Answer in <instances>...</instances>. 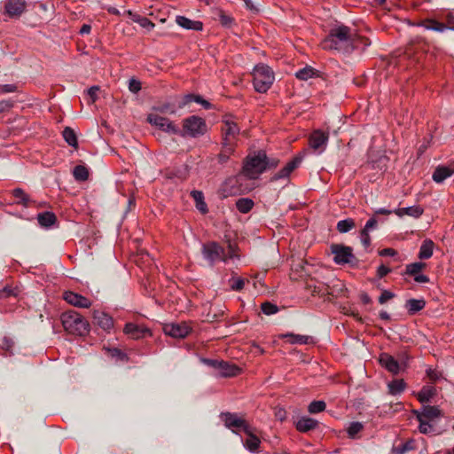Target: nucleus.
<instances>
[{"instance_id": "60", "label": "nucleus", "mask_w": 454, "mask_h": 454, "mask_svg": "<svg viewBox=\"0 0 454 454\" xmlns=\"http://www.w3.org/2000/svg\"><path fill=\"white\" fill-rule=\"evenodd\" d=\"M360 238H361V242L363 243V245L365 247L370 246L371 238H370L369 232H364L363 231H361Z\"/></svg>"}, {"instance_id": "28", "label": "nucleus", "mask_w": 454, "mask_h": 454, "mask_svg": "<svg viewBox=\"0 0 454 454\" xmlns=\"http://www.w3.org/2000/svg\"><path fill=\"white\" fill-rule=\"evenodd\" d=\"M434 244L431 239H425L419 248V258L421 260L429 259L433 255Z\"/></svg>"}, {"instance_id": "23", "label": "nucleus", "mask_w": 454, "mask_h": 454, "mask_svg": "<svg viewBox=\"0 0 454 454\" xmlns=\"http://www.w3.org/2000/svg\"><path fill=\"white\" fill-rule=\"evenodd\" d=\"M247 435L244 446L251 452H254L258 450L261 444V440L254 433V428L250 427L248 432H244Z\"/></svg>"}, {"instance_id": "48", "label": "nucleus", "mask_w": 454, "mask_h": 454, "mask_svg": "<svg viewBox=\"0 0 454 454\" xmlns=\"http://www.w3.org/2000/svg\"><path fill=\"white\" fill-rule=\"evenodd\" d=\"M262 311L265 315H273L278 312V309L276 305L270 303V302H264L261 306Z\"/></svg>"}, {"instance_id": "1", "label": "nucleus", "mask_w": 454, "mask_h": 454, "mask_svg": "<svg viewBox=\"0 0 454 454\" xmlns=\"http://www.w3.org/2000/svg\"><path fill=\"white\" fill-rule=\"evenodd\" d=\"M359 41H362L365 46L371 43L368 39L357 35L350 27L344 25H337L331 28L329 35L322 40L321 47L324 50L350 53L357 47Z\"/></svg>"}, {"instance_id": "13", "label": "nucleus", "mask_w": 454, "mask_h": 454, "mask_svg": "<svg viewBox=\"0 0 454 454\" xmlns=\"http://www.w3.org/2000/svg\"><path fill=\"white\" fill-rule=\"evenodd\" d=\"M165 334L173 338L183 339L185 338L191 328L184 323L182 324H167L163 327Z\"/></svg>"}, {"instance_id": "64", "label": "nucleus", "mask_w": 454, "mask_h": 454, "mask_svg": "<svg viewBox=\"0 0 454 454\" xmlns=\"http://www.w3.org/2000/svg\"><path fill=\"white\" fill-rule=\"evenodd\" d=\"M396 254V251L393 248H384L380 251V255L381 256H394Z\"/></svg>"}, {"instance_id": "11", "label": "nucleus", "mask_w": 454, "mask_h": 454, "mask_svg": "<svg viewBox=\"0 0 454 454\" xmlns=\"http://www.w3.org/2000/svg\"><path fill=\"white\" fill-rule=\"evenodd\" d=\"M328 140V132H325L321 129H316L309 136V146L317 153H322L326 149Z\"/></svg>"}, {"instance_id": "54", "label": "nucleus", "mask_w": 454, "mask_h": 454, "mask_svg": "<svg viewBox=\"0 0 454 454\" xmlns=\"http://www.w3.org/2000/svg\"><path fill=\"white\" fill-rule=\"evenodd\" d=\"M202 363L205 364L207 366H210L214 368L215 371H217L218 367L221 364L220 360H215V359H208V358H202Z\"/></svg>"}, {"instance_id": "62", "label": "nucleus", "mask_w": 454, "mask_h": 454, "mask_svg": "<svg viewBox=\"0 0 454 454\" xmlns=\"http://www.w3.org/2000/svg\"><path fill=\"white\" fill-rule=\"evenodd\" d=\"M389 272L390 269L383 264L378 267L377 275L380 278L387 275Z\"/></svg>"}, {"instance_id": "52", "label": "nucleus", "mask_w": 454, "mask_h": 454, "mask_svg": "<svg viewBox=\"0 0 454 454\" xmlns=\"http://www.w3.org/2000/svg\"><path fill=\"white\" fill-rule=\"evenodd\" d=\"M137 23L141 27H145V28H146L148 30H151V29H153L154 27V24L149 19H147L146 17L141 16V18L137 20Z\"/></svg>"}, {"instance_id": "22", "label": "nucleus", "mask_w": 454, "mask_h": 454, "mask_svg": "<svg viewBox=\"0 0 454 454\" xmlns=\"http://www.w3.org/2000/svg\"><path fill=\"white\" fill-rule=\"evenodd\" d=\"M318 422L309 417H301L295 424V427L299 432L306 433L317 427Z\"/></svg>"}, {"instance_id": "51", "label": "nucleus", "mask_w": 454, "mask_h": 454, "mask_svg": "<svg viewBox=\"0 0 454 454\" xmlns=\"http://www.w3.org/2000/svg\"><path fill=\"white\" fill-rule=\"evenodd\" d=\"M219 20L221 24L224 27H230L233 22V19L223 12H221L219 15Z\"/></svg>"}, {"instance_id": "4", "label": "nucleus", "mask_w": 454, "mask_h": 454, "mask_svg": "<svg viewBox=\"0 0 454 454\" xmlns=\"http://www.w3.org/2000/svg\"><path fill=\"white\" fill-rule=\"evenodd\" d=\"M61 323L64 329L70 334L84 336L90 331L88 321L74 310L64 312L61 315Z\"/></svg>"}, {"instance_id": "19", "label": "nucleus", "mask_w": 454, "mask_h": 454, "mask_svg": "<svg viewBox=\"0 0 454 454\" xmlns=\"http://www.w3.org/2000/svg\"><path fill=\"white\" fill-rule=\"evenodd\" d=\"M380 364L393 374H397L400 371L398 362L390 355L383 353L380 356Z\"/></svg>"}, {"instance_id": "3", "label": "nucleus", "mask_w": 454, "mask_h": 454, "mask_svg": "<svg viewBox=\"0 0 454 454\" xmlns=\"http://www.w3.org/2000/svg\"><path fill=\"white\" fill-rule=\"evenodd\" d=\"M277 166V162L270 163L264 153L248 155L243 166V175L249 179H256L267 168Z\"/></svg>"}, {"instance_id": "33", "label": "nucleus", "mask_w": 454, "mask_h": 454, "mask_svg": "<svg viewBox=\"0 0 454 454\" xmlns=\"http://www.w3.org/2000/svg\"><path fill=\"white\" fill-rule=\"evenodd\" d=\"M426 302L424 300L410 299L406 302V308L410 314H415L416 312L424 309Z\"/></svg>"}, {"instance_id": "58", "label": "nucleus", "mask_w": 454, "mask_h": 454, "mask_svg": "<svg viewBox=\"0 0 454 454\" xmlns=\"http://www.w3.org/2000/svg\"><path fill=\"white\" fill-rule=\"evenodd\" d=\"M98 91H99V87H98V86H91L88 90V94L90 97L92 102H95L97 100Z\"/></svg>"}, {"instance_id": "49", "label": "nucleus", "mask_w": 454, "mask_h": 454, "mask_svg": "<svg viewBox=\"0 0 454 454\" xmlns=\"http://www.w3.org/2000/svg\"><path fill=\"white\" fill-rule=\"evenodd\" d=\"M129 90L132 93H137L141 90V82L138 80L135 79V78L129 79Z\"/></svg>"}, {"instance_id": "20", "label": "nucleus", "mask_w": 454, "mask_h": 454, "mask_svg": "<svg viewBox=\"0 0 454 454\" xmlns=\"http://www.w3.org/2000/svg\"><path fill=\"white\" fill-rule=\"evenodd\" d=\"M240 369L235 364L221 360V364L216 371V375L219 377L228 378L238 375Z\"/></svg>"}, {"instance_id": "27", "label": "nucleus", "mask_w": 454, "mask_h": 454, "mask_svg": "<svg viewBox=\"0 0 454 454\" xmlns=\"http://www.w3.org/2000/svg\"><path fill=\"white\" fill-rule=\"evenodd\" d=\"M283 339H288L291 344H308L312 341V337L308 335L294 334L292 333L282 334Z\"/></svg>"}, {"instance_id": "5", "label": "nucleus", "mask_w": 454, "mask_h": 454, "mask_svg": "<svg viewBox=\"0 0 454 454\" xmlns=\"http://www.w3.org/2000/svg\"><path fill=\"white\" fill-rule=\"evenodd\" d=\"M253 76L254 90L260 93L268 91L275 79L272 69L264 64H259L254 67Z\"/></svg>"}, {"instance_id": "25", "label": "nucleus", "mask_w": 454, "mask_h": 454, "mask_svg": "<svg viewBox=\"0 0 454 454\" xmlns=\"http://www.w3.org/2000/svg\"><path fill=\"white\" fill-rule=\"evenodd\" d=\"M238 181L236 178H229L228 180H226L220 189L221 196L223 198H227L229 196L237 194L238 189L235 188V184Z\"/></svg>"}, {"instance_id": "42", "label": "nucleus", "mask_w": 454, "mask_h": 454, "mask_svg": "<svg viewBox=\"0 0 454 454\" xmlns=\"http://www.w3.org/2000/svg\"><path fill=\"white\" fill-rule=\"evenodd\" d=\"M326 404L324 401H313L308 406V411L311 414L318 413L325 410Z\"/></svg>"}, {"instance_id": "44", "label": "nucleus", "mask_w": 454, "mask_h": 454, "mask_svg": "<svg viewBox=\"0 0 454 454\" xmlns=\"http://www.w3.org/2000/svg\"><path fill=\"white\" fill-rule=\"evenodd\" d=\"M426 266L424 262H413L406 266V273L415 276Z\"/></svg>"}, {"instance_id": "31", "label": "nucleus", "mask_w": 454, "mask_h": 454, "mask_svg": "<svg viewBox=\"0 0 454 454\" xmlns=\"http://www.w3.org/2000/svg\"><path fill=\"white\" fill-rule=\"evenodd\" d=\"M388 392L392 395H400L405 389V382L403 380H395L387 384Z\"/></svg>"}, {"instance_id": "38", "label": "nucleus", "mask_w": 454, "mask_h": 454, "mask_svg": "<svg viewBox=\"0 0 454 454\" xmlns=\"http://www.w3.org/2000/svg\"><path fill=\"white\" fill-rule=\"evenodd\" d=\"M316 71L311 67H305L295 73L296 78L301 81H307L309 78L314 77Z\"/></svg>"}, {"instance_id": "15", "label": "nucleus", "mask_w": 454, "mask_h": 454, "mask_svg": "<svg viewBox=\"0 0 454 454\" xmlns=\"http://www.w3.org/2000/svg\"><path fill=\"white\" fill-rule=\"evenodd\" d=\"M123 331L127 335L134 340H138L144 338L146 334H151L148 328L134 323H127Z\"/></svg>"}, {"instance_id": "39", "label": "nucleus", "mask_w": 454, "mask_h": 454, "mask_svg": "<svg viewBox=\"0 0 454 454\" xmlns=\"http://www.w3.org/2000/svg\"><path fill=\"white\" fill-rule=\"evenodd\" d=\"M73 175L77 181H85L89 177V171L86 167L78 165L74 167Z\"/></svg>"}, {"instance_id": "16", "label": "nucleus", "mask_w": 454, "mask_h": 454, "mask_svg": "<svg viewBox=\"0 0 454 454\" xmlns=\"http://www.w3.org/2000/svg\"><path fill=\"white\" fill-rule=\"evenodd\" d=\"M301 162V157H294L293 160L288 161L286 166L281 168L278 173L274 175V176L271 178V180H278V179H284L288 178L290 174L296 168Z\"/></svg>"}, {"instance_id": "56", "label": "nucleus", "mask_w": 454, "mask_h": 454, "mask_svg": "<svg viewBox=\"0 0 454 454\" xmlns=\"http://www.w3.org/2000/svg\"><path fill=\"white\" fill-rule=\"evenodd\" d=\"M17 90L15 84H4L0 87V93H12Z\"/></svg>"}, {"instance_id": "41", "label": "nucleus", "mask_w": 454, "mask_h": 454, "mask_svg": "<svg viewBox=\"0 0 454 454\" xmlns=\"http://www.w3.org/2000/svg\"><path fill=\"white\" fill-rule=\"evenodd\" d=\"M434 391L430 387H423L418 394V399L421 403H427L433 397Z\"/></svg>"}, {"instance_id": "40", "label": "nucleus", "mask_w": 454, "mask_h": 454, "mask_svg": "<svg viewBox=\"0 0 454 454\" xmlns=\"http://www.w3.org/2000/svg\"><path fill=\"white\" fill-rule=\"evenodd\" d=\"M355 227V221L351 218L344 219L337 223V230L340 233H346Z\"/></svg>"}, {"instance_id": "24", "label": "nucleus", "mask_w": 454, "mask_h": 454, "mask_svg": "<svg viewBox=\"0 0 454 454\" xmlns=\"http://www.w3.org/2000/svg\"><path fill=\"white\" fill-rule=\"evenodd\" d=\"M453 173V168L446 166H439L435 168L432 177L435 183L439 184L443 182L448 177L451 176Z\"/></svg>"}, {"instance_id": "57", "label": "nucleus", "mask_w": 454, "mask_h": 454, "mask_svg": "<svg viewBox=\"0 0 454 454\" xmlns=\"http://www.w3.org/2000/svg\"><path fill=\"white\" fill-rule=\"evenodd\" d=\"M231 153H228L226 149L223 146V151L218 155V161L222 164L227 162Z\"/></svg>"}, {"instance_id": "47", "label": "nucleus", "mask_w": 454, "mask_h": 454, "mask_svg": "<svg viewBox=\"0 0 454 454\" xmlns=\"http://www.w3.org/2000/svg\"><path fill=\"white\" fill-rule=\"evenodd\" d=\"M363 425L360 422H352L348 427V434L354 438L362 429Z\"/></svg>"}, {"instance_id": "17", "label": "nucleus", "mask_w": 454, "mask_h": 454, "mask_svg": "<svg viewBox=\"0 0 454 454\" xmlns=\"http://www.w3.org/2000/svg\"><path fill=\"white\" fill-rule=\"evenodd\" d=\"M93 319L95 324L105 331H110L114 326V320L112 317L104 311L94 310Z\"/></svg>"}, {"instance_id": "53", "label": "nucleus", "mask_w": 454, "mask_h": 454, "mask_svg": "<svg viewBox=\"0 0 454 454\" xmlns=\"http://www.w3.org/2000/svg\"><path fill=\"white\" fill-rule=\"evenodd\" d=\"M395 294L388 291V290H384L380 296L379 297V302L380 304H384L385 302H387V301L391 300L392 298H394Z\"/></svg>"}, {"instance_id": "61", "label": "nucleus", "mask_w": 454, "mask_h": 454, "mask_svg": "<svg viewBox=\"0 0 454 454\" xmlns=\"http://www.w3.org/2000/svg\"><path fill=\"white\" fill-rule=\"evenodd\" d=\"M244 285H245V281L244 279L242 278H237L233 281V283L231 284V288L233 290H236V291H239L241 289H243L244 287Z\"/></svg>"}, {"instance_id": "37", "label": "nucleus", "mask_w": 454, "mask_h": 454, "mask_svg": "<svg viewBox=\"0 0 454 454\" xmlns=\"http://www.w3.org/2000/svg\"><path fill=\"white\" fill-rule=\"evenodd\" d=\"M426 29L427 30H433V31H436V32H444L446 29H448L449 27L444 25L443 23H441L439 21H436V20H427L424 25Z\"/></svg>"}, {"instance_id": "36", "label": "nucleus", "mask_w": 454, "mask_h": 454, "mask_svg": "<svg viewBox=\"0 0 454 454\" xmlns=\"http://www.w3.org/2000/svg\"><path fill=\"white\" fill-rule=\"evenodd\" d=\"M19 294V289L12 286L6 285L0 289V300L8 299L11 297H17Z\"/></svg>"}, {"instance_id": "45", "label": "nucleus", "mask_w": 454, "mask_h": 454, "mask_svg": "<svg viewBox=\"0 0 454 454\" xmlns=\"http://www.w3.org/2000/svg\"><path fill=\"white\" fill-rule=\"evenodd\" d=\"M417 419L419 422V429L421 434H428L434 431V427L428 420L422 419L420 417Z\"/></svg>"}, {"instance_id": "9", "label": "nucleus", "mask_w": 454, "mask_h": 454, "mask_svg": "<svg viewBox=\"0 0 454 454\" xmlns=\"http://www.w3.org/2000/svg\"><path fill=\"white\" fill-rule=\"evenodd\" d=\"M148 122L159 128L160 130L169 134H178L179 129L169 119L162 117L155 113H151L147 115Z\"/></svg>"}, {"instance_id": "30", "label": "nucleus", "mask_w": 454, "mask_h": 454, "mask_svg": "<svg viewBox=\"0 0 454 454\" xmlns=\"http://www.w3.org/2000/svg\"><path fill=\"white\" fill-rule=\"evenodd\" d=\"M37 220L41 226L48 228L52 226L56 223L57 217L54 213L46 211L38 214Z\"/></svg>"}, {"instance_id": "2", "label": "nucleus", "mask_w": 454, "mask_h": 454, "mask_svg": "<svg viewBox=\"0 0 454 454\" xmlns=\"http://www.w3.org/2000/svg\"><path fill=\"white\" fill-rule=\"evenodd\" d=\"M201 253L203 258L208 262L210 266H213L216 262H224L237 258L239 255L236 254V247L229 244L228 251L219 245L217 242L211 241L202 245Z\"/></svg>"}, {"instance_id": "46", "label": "nucleus", "mask_w": 454, "mask_h": 454, "mask_svg": "<svg viewBox=\"0 0 454 454\" xmlns=\"http://www.w3.org/2000/svg\"><path fill=\"white\" fill-rule=\"evenodd\" d=\"M153 111L161 113V114H175L176 110L173 106H171L169 103H164L159 106H153Z\"/></svg>"}, {"instance_id": "6", "label": "nucleus", "mask_w": 454, "mask_h": 454, "mask_svg": "<svg viewBox=\"0 0 454 454\" xmlns=\"http://www.w3.org/2000/svg\"><path fill=\"white\" fill-rule=\"evenodd\" d=\"M239 128L232 117H225L223 121V146L228 153H232L237 136L239 134Z\"/></svg>"}, {"instance_id": "10", "label": "nucleus", "mask_w": 454, "mask_h": 454, "mask_svg": "<svg viewBox=\"0 0 454 454\" xmlns=\"http://www.w3.org/2000/svg\"><path fill=\"white\" fill-rule=\"evenodd\" d=\"M331 251L333 256V261L337 264L352 263L355 256L352 248L343 245L333 244L331 246Z\"/></svg>"}, {"instance_id": "12", "label": "nucleus", "mask_w": 454, "mask_h": 454, "mask_svg": "<svg viewBox=\"0 0 454 454\" xmlns=\"http://www.w3.org/2000/svg\"><path fill=\"white\" fill-rule=\"evenodd\" d=\"M63 299L70 305L77 308L88 309L92 304L91 301L87 297L72 291L65 292L63 294Z\"/></svg>"}, {"instance_id": "32", "label": "nucleus", "mask_w": 454, "mask_h": 454, "mask_svg": "<svg viewBox=\"0 0 454 454\" xmlns=\"http://www.w3.org/2000/svg\"><path fill=\"white\" fill-rule=\"evenodd\" d=\"M192 197L194 199L196 202V207L199 211H200L202 214H205L207 212V207L206 202L204 201V196L202 192L200 191H192Z\"/></svg>"}, {"instance_id": "8", "label": "nucleus", "mask_w": 454, "mask_h": 454, "mask_svg": "<svg viewBox=\"0 0 454 454\" xmlns=\"http://www.w3.org/2000/svg\"><path fill=\"white\" fill-rule=\"evenodd\" d=\"M222 420L226 427L232 430L233 433H238V430L248 432L251 427L242 417L237 413L224 412L221 414Z\"/></svg>"}, {"instance_id": "14", "label": "nucleus", "mask_w": 454, "mask_h": 454, "mask_svg": "<svg viewBox=\"0 0 454 454\" xmlns=\"http://www.w3.org/2000/svg\"><path fill=\"white\" fill-rule=\"evenodd\" d=\"M25 0H6L4 4L5 13L11 18L20 17L26 10Z\"/></svg>"}, {"instance_id": "18", "label": "nucleus", "mask_w": 454, "mask_h": 454, "mask_svg": "<svg viewBox=\"0 0 454 454\" xmlns=\"http://www.w3.org/2000/svg\"><path fill=\"white\" fill-rule=\"evenodd\" d=\"M414 412L417 418L420 417L422 419L428 421L442 416L441 410L438 407L430 405L423 406L420 411H415Z\"/></svg>"}, {"instance_id": "7", "label": "nucleus", "mask_w": 454, "mask_h": 454, "mask_svg": "<svg viewBox=\"0 0 454 454\" xmlns=\"http://www.w3.org/2000/svg\"><path fill=\"white\" fill-rule=\"evenodd\" d=\"M207 131V124L205 121L196 115L185 118L183 121V129H179V135L182 137H197L202 136Z\"/></svg>"}, {"instance_id": "43", "label": "nucleus", "mask_w": 454, "mask_h": 454, "mask_svg": "<svg viewBox=\"0 0 454 454\" xmlns=\"http://www.w3.org/2000/svg\"><path fill=\"white\" fill-rule=\"evenodd\" d=\"M414 449V442L412 440L407 441L406 442L395 446L393 449L395 454H405L407 451Z\"/></svg>"}, {"instance_id": "59", "label": "nucleus", "mask_w": 454, "mask_h": 454, "mask_svg": "<svg viewBox=\"0 0 454 454\" xmlns=\"http://www.w3.org/2000/svg\"><path fill=\"white\" fill-rule=\"evenodd\" d=\"M275 417L277 419L280 420V421H284L286 419V411L285 409L283 408H278L276 411H275Z\"/></svg>"}, {"instance_id": "55", "label": "nucleus", "mask_w": 454, "mask_h": 454, "mask_svg": "<svg viewBox=\"0 0 454 454\" xmlns=\"http://www.w3.org/2000/svg\"><path fill=\"white\" fill-rule=\"evenodd\" d=\"M13 106V101L12 100H2L0 101V113L6 112L10 110Z\"/></svg>"}, {"instance_id": "63", "label": "nucleus", "mask_w": 454, "mask_h": 454, "mask_svg": "<svg viewBox=\"0 0 454 454\" xmlns=\"http://www.w3.org/2000/svg\"><path fill=\"white\" fill-rule=\"evenodd\" d=\"M194 102H197V103L200 104L205 109H210L211 108V104L208 101L203 99L199 95H196Z\"/></svg>"}, {"instance_id": "26", "label": "nucleus", "mask_w": 454, "mask_h": 454, "mask_svg": "<svg viewBox=\"0 0 454 454\" xmlns=\"http://www.w3.org/2000/svg\"><path fill=\"white\" fill-rule=\"evenodd\" d=\"M13 197L17 200L16 203L22 205L25 207H30L35 201L21 189L16 188L12 191Z\"/></svg>"}, {"instance_id": "50", "label": "nucleus", "mask_w": 454, "mask_h": 454, "mask_svg": "<svg viewBox=\"0 0 454 454\" xmlns=\"http://www.w3.org/2000/svg\"><path fill=\"white\" fill-rule=\"evenodd\" d=\"M377 225H378L377 219L375 217H372L366 222V223L362 231L364 232H370L371 231L376 229Z\"/></svg>"}, {"instance_id": "35", "label": "nucleus", "mask_w": 454, "mask_h": 454, "mask_svg": "<svg viewBox=\"0 0 454 454\" xmlns=\"http://www.w3.org/2000/svg\"><path fill=\"white\" fill-rule=\"evenodd\" d=\"M236 207L240 213L247 214L253 208L254 201L248 198H241L237 200Z\"/></svg>"}, {"instance_id": "21", "label": "nucleus", "mask_w": 454, "mask_h": 454, "mask_svg": "<svg viewBox=\"0 0 454 454\" xmlns=\"http://www.w3.org/2000/svg\"><path fill=\"white\" fill-rule=\"evenodd\" d=\"M176 21L180 27L185 29L201 31L203 28V23L201 21L192 20L184 16H176Z\"/></svg>"}, {"instance_id": "29", "label": "nucleus", "mask_w": 454, "mask_h": 454, "mask_svg": "<svg viewBox=\"0 0 454 454\" xmlns=\"http://www.w3.org/2000/svg\"><path fill=\"white\" fill-rule=\"evenodd\" d=\"M423 208L419 206H411L407 207H401L395 211V214L399 216H403L404 215L412 216L414 218H419L423 214Z\"/></svg>"}, {"instance_id": "34", "label": "nucleus", "mask_w": 454, "mask_h": 454, "mask_svg": "<svg viewBox=\"0 0 454 454\" xmlns=\"http://www.w3.org/2000/svg\"><path fill=\"white\" fill-rule=\"evenodd\" d=\"M63 137L65 141L68 144V145L77 148L78 143H77V137L74 131L69 128L67 127L64 129L62 132Z\"/></svg>"}]
</instances>
